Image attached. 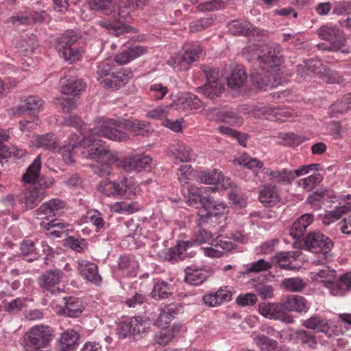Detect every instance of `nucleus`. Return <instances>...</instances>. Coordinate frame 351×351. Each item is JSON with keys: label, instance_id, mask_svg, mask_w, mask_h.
<instances>
[{"label": "nucleus", "instance_id": "nucleus-35", "mask_svg": "<svg viewBox=\"0 0 351 351\" xmlns=\"http://www.w3.org/2000/svg\"><path fill=\"white\" fill-rule=\"evenodd\" d=\"M204 223L202 222L199 224V219L197 220V230L195 231L193 238L191 241H186L189 243V247L193 245L206 243L213 240V234L203 227V223Z\"/></svg>", "mask_w": 351, "mask_h": 351}, {"label": "nucleus", "instance_id": "nucleus-7", "mask_svg": "<svg viewBox=\"0 0 351 351\" xmlns=\"http://www.w3.org/2000/svg\"><path fill=\"white\" fill-rule=\"evenodd\" d=\"M306 247L312 252L320 254L325 259L332 256V241L321 232H309L304 239Z\"/></svg>", "mask_w": 351, "mask_h": 351}, {"label": "nucleus", "instance_id": "nucleus-60", "mask_svg": "<svg viewBox=\"0 0 351 351\" xmlns=\"http://www.w3.org/2000/svg\"><path fill=\"white\" fill-rule=\"evenodd\" d=\"M254 289L263 300H269L274 297V289L271 285L257 283L254 285Z\"/></svg>", "mask_w": 351, "mask_h": 351}, {"label": "nucleus", "instance_id": "nucleus-61", "mask_svg": "<svg viewBox=\"0 0 351 351\" xmlns=\"http://www.w3.org/2000/svg\"><path fill=\"white\" fill-rule=\"evenodd\" d=\"M149 90L152 96L157 100L164 98L169 91L168 88L161 83L152 84Z\"/></svg>", "mask_w": 351, "mask_h": 351}, {"label": "nucleus", "instance_id": "nucleus-12", "mask_svg": "<svg viewBox=\"0 0 351 351\" xmlns=\"http://www.w3.org/2000/svg\"><path fill=\"white\" fill-rule=\"evenodd\" d=\"M98 123V121L94 126V128H91L90 132L93 136H97V134H94L93 133V129H94ZM98 136H100L98 135ZM101 141L96 138L94 136H88V140L86 145L89 147L88 149V157L90 158H108L109 161L111 162H119V158L114 154L110 153L109 149L104 144L101 143Z\"/></svg>", "mask_w": 351, "mask_h": 351}, {"label": "nucleus", "instance_id": "nucleus-47", "mask_svg": "<svg viewBox=\"0 0 351 351\" xmlns=\"http://www.w3.org/2000/svg\"><path fill=\"white\" fill-rule=\"evenodd\" d=\"M45 197L43 192H38L33 186L26 193L25 203L27 208L32 209L36 207Z\"/></svg>", "mask_w": 351, "mask_h": 351}, {"label": "nucleus", "instance_id": "nucleus-58", "mask_svg": "<svg viewBox=\"0 0 351 351\" xmlns=\"http://www.w3.org/2000/svg\"><path fill=\"white\" fill-rule=\"evenodd\" d=\"M114 84L117 85V89L123 86L132 77V72L130 70L122 69L119 71L112 72Z\"/></svg>", "mask_w": 351, "mask_h": 351}, {"label": "nucleus", "instance_id": "nucleus-32", "mask_svg": "<svg viewBox=\"0 0 351 351\" xmlns=\"http://www.w3.org/2000/svg\"><path fill=\"white\" fill-rule=\"evenodd\" d=\"M184 272V282L191 285H201L208 277V271L191 267H187Z\"/></svg>", "mask_w": 351, "mask_h": 351}, {"label": "nucleus", "instance_id": "nucleus-10", "mask_svg": "<svg viewBox=\"0 0 351 351\" xmlns=\"http://www.w3.org/2000/svg\"><path fill=\"white\" fill-rule=\"evenodd\" d=\"M260 313L265 317L292 324L293 316L289 313L285 302L280 303H262L258 305Z\"/></svg>", "mask_w": 351, "mask_h": 351}, {"label": "nucleus", "instance_id": "nucleus-14", "mask_svg": "<svg viewBox=\"0 0 351 351\" xmlns=\"http://www.w3.org/2000/svg\"><path fill=\"white\" fill-rule=\"evenodd\" d=\"M63 275L64 274L60 269L47 270L38 278V285L44 290L53 295H56L63 291L59 287H56Z\"/></svg>", "mask_w": 351, "mask_h": 351}, {"label": "nucleus", "instance_id": "nucleus-57", "mask_svg": "<svg viewBox=\"0 0 351 351\" xmlns=\"http://www.w3.org/2000/svg\"><path fill=\"white\" fill-rule=\"evenodd\" d=\"M319 73L321 77L326 83L340 84L343 81V77L336 71L323 68V70L320 71Z\"/></svg>", "mask_w": 351, "mask_h": 351}, {"label": "nucleus", "instance_id": "nucleus-20", "mask_svg": "<svg viewBox=\"0 0 351 351\" xmlns=\"http://www.w3.org/2000/svg\"><path fill=\"white\" fill-rule=\"evenodd\" d=\"M152 158L149 156H134L125 158L122 162L123 168L126 171H136L140 172L150 167Z\"/></svg>", "mask_w": 351, "mask_h": 351}, {"label": "nucleus", "instance_id": "nucleus-16", "mask_svg": "<svg viewBox=\"0 0 351 351\" xmlns=\"http://www.w3.org/2000/svg\"><path fill=\"white\" fill-rule=\"evenodd\" d=\"M88 140V136L82 138V136L79 134H72L67 140V143L58 149V152L61 154L64 161L68 165L73 164L74 162L73 150L80 146L82 142L86 145Z\"/></svg>", "mask_w": 351, "mask_h": 351}, {"label": "nucleus", "instance_id": "nucleus-25", "mask_svg": "<svg viewBox=\"0 0 351 351\" xmlns=\"http://www.w3.org/2000/svg\"><path fill=\"white\" fill-rule=\"evenodd\" d=\"M302 326L311 330H317L325 333L328 337H331L330 327L327 319L319 315H313L311 317L303 320Z\"/></svg>", "mask_w": 351, "mask_h": 351}, {"label": "nucleus", "instance_id": "nucleus-40", "mask_svg": "<svg viewBox=\"0 0 351 351\" xmlns=\"http://www.w3.org/2000/svg\"><path fill=\"white\" fill-rule=\"evenodd\" d=\"M216 249L212 247H207L205 249V254L211 257H218L220 256L221 253L223 251H230L232 250L235 244L229 241H225L223 239H219L216 241V244H214Z\"/></svg>", "mask_w": 351, "mask_h": 351}, {"label": "nucleus", "instance_id": "nucleus-45", "mask_svg": "<svg viewBox=\"0 0 351 351\" xmlns=\"http://www.w3.org/2000/svg\"><path fill=\"white\" fill-rule=\"evenodd\" d=\"M291 252H278L271 258V263L282 269L293 270L294 267L291 265L290 261V258L293 256Z\"/></svg>", "mask_w": 351, "mask_h": 351}, {"label": "nucleus", "instance_id": "nucleus-3", "mask_svg": "<svg viewBox=\"0 0 351 351\" xmlns=\"http://www.w3.org/2000/svg\"><path fill=\"white\" fill-rule=\"evenodd\" d=\"M52 339L50 327L43 324L36 325L25 333L22 345L25 351H45Z\"/></svg>", "mask_w": 351, "mask_h": 351}, {"label": "nucleus", "instance_id": "nucleus-28", "mask_svg": "<svg viewBox=\"0 0 351 351\" xmlns=\"http://www.w3.org/2000/svg\"><path fill=\"white\" fill-rule=\"evenodd\" d=\"M43 104L44 101L41 99L34 96H29L16 107L15 113L19 114L24 113H38Z\"/></svg>", "mask_w": 351, "mask_h": 351}, {"label": "nucleus", "instance_id": "nucleus-48", "mask_svg": "<svg viewBox=\"0 0 351 351\" xmlns=\"http://www.w3.org/2000/svg\"><path fill=\"white\" fill-rule=\"evenodd\" d=\"M322 180V175L317 173L306 178L299 180L298 185L306 191H311L317 184L321 183Z\"/></svg>", "mask_w": 351, "mask_h": 351}, {"label": "nucleus", "instance_id": "nucleus-64", "mask_svg": "<svg viewBox=\"0 0 351 351\" xmlns=\"http://www.w3.org/2000/svg\"><path fill=\"white\" fill-rule=\"evenodd\" d=\"M169 110V108L167 106L164 107L159 106L149 110L147 114V117L154 119H162L163 118L165 119L168 114Z\"/></svg>", "mask_w": 351, "mask_h": 351}, {"label": "nucleus", "instance_id": "nucleus-19", "mask_svg": "<svg viewBox=\"0 0 351 351\" xmlns=\"http://www.w3.org/2000/svg\"><path fill=\"white\" fill-rule=\"evenodd\" d=\"M65 202L55 198L43 203L37 210V215L40 219H49L58 215L64 208Z\"/></svg>", "mask_w": 351, "mask_h": 351}, {"label": "nucleus", "instance_id": "nucleus-26", "mask_svg": "<svg viewBox=\"0 0 351 351\" xmlns=\"http://www.w3.org/2000/svg\"><path fill=\"white\" fill-rule=\"evenodd\" d=\"M260 202L265 206L271 207L279 202L278 189L272 185H264L259 191Z\"/></svg>", "mask_w": 351, "mask_h": 351}, {"label": "nucleus", "instance_id": "nucleus-42", "mask_svg": "<svg viewBox=\"0 0 351 351\" xmlns=\"http://www.w3.org/2000/svg\"><path fill=\"white\" fill-rule=\"evenodd\" d=\"M254 340L261 351H277L278 348V343L276 340L264 335L256 336Z\"/></svg>", "mask_w": 351, "mask_h": 351}, {"label": "nucleus", "instance_id": "nucleus-44", "mask_svg": "<svg viewBox=\"0 0 351 351\" xmlns=\"http://www.w3.org/2000/svg\"><path fill=\"white\" fill-rule=\"evenodd\" d=\"M88 5L90 10L99 11L104 14H110L114 10L112 0H90Z\"/></svg>", "mask_w": 351, "mask_h": 351}, {"label": "nucleus", "instance_id": "nucleus-33", "mask_svg": "<svg viewBox=\"0 0 351 351\" xmlns=\"http://www.w3.org/2000/svg\"><path fill=\"white\" fill-rule=\"evenodd\" d=\"M146 52V49L141 46L128 48L117 54L114 61L120 64H125L133 60Z\"/></svg>", "mask_w": 351, "mask_h": 351}, {"label": "nucleus", "instance_id": "nucleus-22", "mask_svg": "<svg viewBox=\"0 0 351 351\" xmlns=\"http://www.w3.org/2000/svg\"><path fill=\"white\" fill-rule=\"evenodd\" d=\"M204 208L207 211V213L199 216V224L202 222H208L212 216L223 215L228 211L227 207L223 203L215 200L210 196H208L207 202L205 203Z\"/></svg>", "mask_w": 351, "mask_h": 351}, {"label": "nucleus", "instance_id": "nucleus-39", "mask_svg": "<svg viewBox=\"0 0 351 351\" xmlns=\"http://www.w3.org/2000/svg\"><path fill=\"white\" fill-rule=\"evenodd\" d=\"M138 262L129 255H122L118 261V268L130 275H134L138 268Z\"/></svg>", "mask_w": 351, "mask_h": 351}, {"label": "nucleus", "instance_id": "nucleus-1", "mask_svg": "<svg viewBox=\"0 0 351 351\" xmlns=\"http://www.w3.org/2000/svg\"><path fill=\"white\" fill-rule=\"evenodd\" d=\"M123 125L134 135L145 136L152 130L149 123L145 121L103 119L98 121L93 133L112 141H125L129 136L121 130Z\"/></svg>", "mask_w": 351, "mask_h": 351}, {"label": "nucleus", "instance_id": "nucleus-24", "mask_svg": "<svg viewBox=\"0 0 351 351\" xmlns=\"http://www.w3.org/2000/svg\"><path fill=\"white\" fill-rule=\"evenodd\" d=\"M64 305L58 313L60 315H65L70 317H78L84 310L82 302L77 298H64Z\"/></svg>", "mask_w": 351, "mask_h": 351}, {"label": "nucleus", "instance_id": "nucleus-53", "mask_svg": "<svg viewBox=\"0 0 351 351\" xmlns=\"http://www.w3.org/2000/svg\"><path fill=\"white\" fill-rule=\"evenodd\" d=\"M217 119L219 121L224 122L230 125H241L243 123V119L232 111H221L217 114Z\"/></svg>", "mask_w": 351, "mask_h": 351}, {"label": "nucleus", "instance_id": "nucleus-23", "mask_svg": "<svg viewBox=\"0 0 351 351\" xmlns=\"http://www.w3.org/2000/svg\"><path fill=\"white\" fill-rule=\"evenodd\" d=\"M77 264V270L84 278L95 284H98L101 281L96 264L86 260H80Z\"/></svg>", "mask_w": 351, "mask_h": 351}, {"label": "nucleus", "instance_id": "nucleus-21", "mask_svg": "<svg viewBox=\"0 0 351 351\" xmlns=\"http://www.w3.org/2000/svg\"><path fill=\"white\" fill-rule=\"evenodd\" d=\"M59 89L65 95H76L85 88V83L82 80L69 75L61 77Z\"/></svg>", "mask_w": 351, "mask_h": 351}, {"label": "nucleus", "instance_id": "nucleus-46", "mask_svg": "<svg viewBox=\"0 0 351 351\" xmlns=\"http://www.w3.org/2000/svg\"><path fill=\"white\" fill-rule=\"evenodd\" d=\"M150 326V321L143 319L140 316L132 319V335L133 336L145 334L147 332Z\"/></svg>", "mask_w": 351, "mask_h": 351}, {"label": "nucleus", "instance_id": "nucleus-63", "mask_svg": "<svg viewBox=\"0 0 351 351\" xmlns=\"http://www.w3.org/2000/svg\"><path fill=\"white\" fill-rule=\"evenodd\" d=\"M218 302L220 305L223 302H228L232 300V292L228 289L227 287H221L215 293H213Z\"/></svg>", "mask_w": 351, "mask_h": 351}, {"label": "nucleus", "instance_id": "nucleus-8", "mask_svg": "<svg viewBox=\"0 0 351 351\" xmlns=\"http://www.w3.org/2000/svg\"><path fill=\"white\" fill-rule=\"evenodd\" d=\"M206 78V82L202 87H199V91L205 97L215 99L224 90V85L222 81L219 78L218 73L215 69L208 66L202 67Z\"/></svg>", "mask_w": 351, "mask_h": 351}, {"label": "nucleus", "instance_id": "nucleus-5", "mask_svg": "<svg viewBox=\"0 0 351 351\" xmlns=\"http://www.w3.org/2000/svg\"><path fill=\"white\" fill-rule=\"evenodd\" d=\"M41 169L40 156H38L32 165L27 168L26 173L23 176V180L25 183L32 184V186L38 191L43 192L46 196V190L51 188L55 182L51 176H45L38 178Z\"/></svg>", "mask_w": 351, "mask_h": 351}, {"label": "nucleus", "instance_id": "nucleus-43", "mask_svg": "<svg viewBox=\"0 0 351 351\" xmlns=\"http://www.w3.org/2000/svg\"><path fill=\"white\" fill-rule=\"evenodd\" d=\"M269 176L274 182L285 183H290L296 178L295 171L287 169H283L280 171H271Z\"/></svg>", "mask_w": 351, "mask_h": 351}, {"label": "nucleus", "instance_id": "nucleus-11", "mask_svg": "<svg viewBox=\"0 0 351 351\" xmlns=\"http://www.w3.org/2000/svg\"><path fill=\"white\" fill-rule=\"evenodd\" d=\"M97 189L107 196L130 197L133 194V191L128 184L125 178L114 182L103 180L98 184Z\"/></svg>", "mask_w": 351, "mask_h": 351}, {"label": "nucleus", "instance_id": "nucleus-49", "mask_svg": "<svg viewBox=\"0 0 351 351\" xmlns=\"http://www.w3.org/2000/svg\"><path fill=\"white\" fill-rule=\"evenodd\" d=\"M295 338L301 344L306 345L310 348L314 349L317 344L315 336L305 330H299L295 332Z\"/></svg>", "mask_w": 351, "mask_h": 351}, {"label": "nucleus", "instance_id": "nucleus-27", "mask_svg": "<svg viewBox=\"0 0 351 351\" xmlns=\"http://www.w3.org/2000/svg\"><path fill=\"white\" fill-rule=\"evenodd\" d=\"M171 152L175 163L190 162L193 156L191 149L179 142L171 145Z\"/></svg>", "mask_w": 351, "mask_h": 351}, {"label": "nucleus", "instance_id": "nucleus-38", "mask_svg": "<svg viewBox=\"0 0 351 351\" xmlns=\"http://www.w3.org/2000/svg\"><path fill=\"white\" fill-rule=\"evenodd\" d=\"M35 145L45 149L54 151L58 147L56 137L53 133L36 136L34 139Z\"/></svg>", "mask_w": 351, "mask_h": 351}, {"label": "nucleus", "instance_id": "nucleus-36", "mask_svg": "<svg viewBox=\"0 0 351 351\" xmlns=\"http://www.w3.org/2000/svg\"><path fill=\"white\" fill-rule=\"evenodd\" d=\"M177 314L176 306L170 304L162 308L155 324L160 328H168L167 325L174 319Z\"/></svg>", "mask_w": 351, "mask_h": 351}, {"label": "nucleus", "instance_id": "nucleus-31", "mask_svg": "<svg viewBox=\"0 0 351 351\" xmlns=\"http://www.w3.org/2000/svg\"><path fill=\"white\" fill-rule=\"evenodd\" d=\"M247 80V75L242 66L238 65L232 71L231 74L227 77V84L233 90L241 88Z\"/></svg>", "mask_w": 351, "mask_h": 351}, {"label": "nucleus", "instance_id": "nucleus-15", "mask_svg": "<svg viewBox=\"0 0 351 351\" xmlns=\"http://www.w3.org/2000/svg\"><path fill=\"white\" fill-rule=\"evenodd\" d=\"M271 69L262 66L261 67L253 66L250 77L254 85L259 89H266L273 87L274 82Z\"/></svg>", "mask_w": 351, "mask_h": 351}, {"label": "nucleus", "instance_id": "nucleus-6", "mask_svg": "<svg viewBox=\"0 0 351 351\" xmlns=\"http://www.w3.org/2000/svg\"><path fill=\"white\" fill-rule=\"evenodd\" d=\"M202 52V49L199 45L186 44L183 47V51L171 56L167 63L178 70H187L191 63L197 60Z\"/></svg>", "mask_w": 351, "mask_h": 351}, {"label": "nucleus", "instance_id": "nucleus-59", "mask_svg": "<svg viewBox=\"0 0 351 351\" xmlns=\"http://www.w3.org/2000/svg\"><path fill=\"white\" fill-rule=\"evenodd\" d=\"M315 61L313 60H308L303 64L297 66L296 73L301 78H305L314 72L316 67Z\"/></svg>", "mask_w": 351, "mask_h": 351}, {"label": "nucleus", "instance_id": "nucleus-2", "mask_svg": "<svg viewBox=\"0 0 351 351\" xmlns=\"http://www.w3.org/2000/svg\"><path fill=\"white\" fill-rule=\"evenodd\" d=\"M148 0H121L119 5L117 19L114 15V21L102 19L98 21V24L104 27L110 34L119 36L127 32L128 26L126 20L130 16L131 10L141 9L147 5Z\"/></svg>", "mask_w": 351, "mask_h": 351}, {"label": "nucleus", "instance_id": "nucleus-56", "mask_svg": "<svg viewBox=\"0 0 351 351\" xmlns=\"http://www.w3.org/2000/svg\"><path fill=\"white\" fill-rule=\"evenodd\" d=\"M161 328L162 330L154 336V341L158 345L165 346L173 339L174 332L173 328Z\"/></svg>", "mask_w": 351, "mask_h": 351}, {"label": "nucleus", "instance_id": "nucleus-18", "mask_svg": "<svg viewBox=\"0 0 351 351\" xmlns=\"http://www.w3.org/2000/svg\"><path fill=\"white\" fill-rule=\"evenodd\" d=\"M188 247L189 243L180 241L173 247L165 249L159 252L158 256L163 261L174 263L184 259V252L186 251Z\"/></svg>", "mask_w": 351, "mask_h": 351}, {"label": "nucleus", "instance_id": "nucleus-30", "mask_svg": "<svg viewBox=\"0 0 351 351\" xmlns=\"http://www.w3.org/2000/svg\"><path fill=\"white\" fill-rule=\"evenodd\" d=\"M314 217L312 214H304L295 221L290 230V235L296 239H300L306 228L313 222Z\"/></svg>", "mask_w": 351, "mask_h": 351}, {"label": "nucleus", "instance_id": "nucleus-9", "mask_svg": "<svg viewBox=\"0 0 351 351\" xmlns=\"http://www.w3.org/2000/svg\"><path fill=\"white\" fill-rule=\"evenodd\" d=\"M283 56L281 53V47L278 44L270 43L263 47L262 55H258L252 66L261 67L262 66L273 69L281 64Z\"/></svg>", "mask_w": 351, "mask_h": 351}, {"label": "nucleus", "instance_id": "nucleus-13", "mask_svg": "<svg viewBox=\"0 0 351 351\" xmlns=\"http://www.w3.org/2000/svg\"><path fill=\"white\" fill-rule=\"evenodd\" d=\"M318 36L330 44L328 49L339 51L345 45L346 38L343 33L338 29L328 25H322L317 29Z\"/></svg>", "mask_w": 351, "mask_h": 351}, {"label": "nucleus", "instance_id": "nucleus-34", "mask_svg": "<svg viewBox=\"0 0 351 351\" xmlns=\"http://www.w3.org/2000/svg\"><path fill=\"white\" fill-rule=\"evenodd\" d=\"M285 302L289 313L291 311L299 313H306L309 309L307 300L301 295H290Z\"/></svg>", "mask_w": 351, "mask_h": 351}, {"label": "nucleus", "instance_id": "nucleus-62", "mask_svg": "<svg viewBox=\"0 0 351 351\" xmlns=\"http://www.w3.org/2000/svg\"><path fill=\"white\" fill-rule=\"evenodd\" d=\"M349 109H350V106L344 102L343 97L341 100L335 101L330 107V111L332 113V117H337L339 114H343Z\"/></svg>", "mask_w": 351, "mask_h": 351}, {"label": "nucleus", "instance_id": "nucleus-17", "mask_svg": "<svg viewBox=\"0 0 351 351\" xmlns=\"http://www.w3.org/2000/svg\"><path fill=\"white\" fill-rule=\"evenodd\" d=\"M229 31L233 35H242V36H263L264 31L258 29L253 26L248 21L234 20L228 25Z\"/></svg>", "mask_w": 351, "mask_h": 351}, {"label": "nucleus", "instance_id": "nucleus-41", "mask_svg": "<svg viewBox=\"0 0 351 351\" xmlns=\"http://www.w3.org/2000/svg\"><path fill=\"white\" fill-rule=\"evenodd\" d=\"M351 211V203H347L342 206L337 207L335 210L330 211L323 217V223L325 225H329L341 217Z\"/></svg>", "mask_w": 351, "mask_h": 351}, {"label": "nucleus", "instance_id": "nucleus-50", "mask_svg": "<svg viewBox=\"0 0 351 351\" xmlns=\"http://www.w3.org/2000/svg\"><path fill=\"white\" fill-rule=\"evenodd\" d=\"M64 246L78 253H82L88 248V244L84 239L71 236L64 240Z\"/></svg>", "mask_w": 351, "mask_h": 351}, {"label": "nucleus", "instance_id": "nucleus-55", "mask_svg": "<svg viewBox=\"0 0 351 351\" xmlns=\"http://www.w3.org/2000/svg\"><path fill=\"white\" fill-rule=\"evenodd\" d=\"M271 267V264L264 259H259L256 261L252 262L247 266L243 274H248L250 273H259L261 271H267Z\"/></svg>", "mask_w": 351, "mask_h": 351}, {"label": "nucleus", "instance_id": "nucleus-51", "mask_svg": "<svg viewBox=\"0 0 351 351\" xmlns=\"http://www.w3.org/2000/svg\"><path fill=\"white\" fill-rule=\"evenodd\" d=\"M152 297L156 299L167 298L171 295L170 286L164 281H159L154 285L152 292Z\"/></svg>", "mask_w": 351, "mask_h": 351}, {"label": "nucleus", "instance_id": "nucleus-37", "mask_svg": "<svg viewBox=\"0 0 351 351\" xmlns=\"http://www.w3.org/2000/svg\"><path fill=\"white\" fill-rule=\"evenodd\" d=\"M187 202L190 206L198 208L199 206L204 207L207 202L208 196L202 195V189L193 186H188Z\"/></svg>", "mask_w": 351, "mask_h": 351}, {"label": "nucleus", "instance_id": "nucleus-4", "mask_svg": "<svg viewBox=\"0 0 351 351\" xmlns=\"http://www.w3.org/2000/svg\"><path fill=\"white\" fill-rule=\"evenodd\" d=\"M79 38V35L75 31L67 30L58 39L56 50L60 56L70 64H73L82 58L83 51L72 47Z\"/></svg>", "mask_w": 351, "mask_h": 351}, {"label": "nucleus", "instance_id": "nucleus-29", "mask_svg": "<svg viewBox=\"0 0 351 351\" xmlns=\"http://www.w3.org/2000/svg\"><path fill=\"white\" fill-rule=\"evenodd\" d=\"M79 334L74 330L64 332L60 339L58 351H73L78 343Z\"/></svg>", "mask_w": 351, "mask_h": 351}, {"label": "nucleus", "instance_id": "nucleus-52", "mask_svg": "<svg viewBox=\"0 0 351 351\" xmlns=\"http://www.w3.org/2000/svg\"><path fill=\"white\" fill-rule=\"evenodd\" d=\"M223 175L221 171L214 170L211 172H202L199 176V179L202 183L207 184H217L223 180Z\"/></svg>", "mask_w": 351, "mask_h": 351}, {"label": "nucleus", "instance_id": "nucleus-54", "mask_svg": "<svg viewBox=\"0 0 351 351\" xmlns=\"http://www.w3.org/2000/svg\"><path fill=\"white\" fill-rule=\"evenodd\" d=\"M282 286L289 291L300 292L306 287V283L299 278H290L284 280Z\"/></svg>", "mask_w": 351, "mask_h": 351}]
</instances>
